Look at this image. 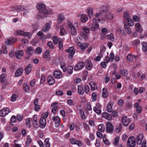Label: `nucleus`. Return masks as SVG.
<instances>
[{
	"instance_id": "1",
	"label": "nucleus",
	"mask_w": 147,
	"mask_h": 147,
	"mask_svg": "<svg viewBox=\"0 0 147 147\" xmlns=\"http://www.w3.org/2000/svg\"><path fill=\"white\" fill-rule=\"evenodd\" d=\"M37 9L38 10L37 18L40 19H42L46 17V16L50 14L53 12L51 9H47L45 4L42 3H38L37 5Z\"/></svg>"
},
{
	"instance_id": "2",
	"label": "nucleus",
	"mask_w": 147,
	"mask_h": 147,
	"mask_svg": "<svg viewBox=\"0 0 147 147\" xmlns=\"http://www.w3.org/2000/svg\"><path fill=\"white\" fill-rule=\"evenodd\" d=\"M99 22H101V23H103L105 21V19L102 18L100 20L99 18H94L92 19V23L90 26V29L93 32H94L97 30L99 28V24L97 22V21Z\"/></svg>"
},
{
	"instance_id": "3",
	"label": "nucleus",
	"mask_w": 147,
	"mask_h": 147,
	"mask_svg": "<svg viewBox=\"0 0 147 147\" xmlns=\"http://www.w3.org/2000/svg\"><path fill=\"white\" fill-rule=\"evenodd\" d=\"M15 34L17 36L20 35L27 37L29 39H31L32 36V34L31 33L27 32H24L23 30H17L15 32Z\"/></svg>"
},
{
	"instance_id": "4",
	"label": "nucleus",
	"mask_w": 147,
	"mask_h": 147,
	"mask_svg": "<svg viewBox=\"0 0 147 147\" xmlns=\"http://www.w3.org/2000/svg\"><path fill=\"white\" fill-rule=\"evenodd\" d=\"M136 145V139L134 137H131L128 139L127 142V147H134Z\"/></svg>"
},
{
	"instance_id": "5",
	"label": "nucleus",
	"mask_w": 147,
	"mask_h": 147,
	"mask_svg": "<svg viewBox=\"0 0 147 147\" xmlns=\"http://www.w3.org/2000/svg\"><path fill=\"white\" fill-rule=\"evenodd\" d=\"M27 9L26 7H24V6L19 5L18 6L12 7L11 8V10L13 11H26Z\"/></svg>"
},
{
	"instance_id": "6",
	"label": "nucleus",
	"mask_w": 147,
	"mask_h": 147,
	"mask_svg": "<svg viewBox=\"0 0 147 147\" xmlns=\"http://www.w3.org/2000/svg\"><path fill=\"white\" fill-rule=\"evenodd\" d=\"M106 131L108 133H111L113 130V125L110 122H107L106 124Z\"/></svg>"
},
{
	"instance_id": "7",
	"label": "nucleus",
	"mask_w": 147,
	"mask_h": 147,
	"mask_svg": "<svg viewBox=\"0 0 147 147\" xmlns=\"http://www.w3.org/2000/svg\"><path fill=\"white\" fill-rule=\"evenodd\" d=\"M84 62H80L75 66L74 70L75 71H80L84 68Z\"/></svg>"
},
{
	"instance_id": "8",
	"label": "nucleus",
	"mask_w": 147,
	"mask_h": 147,
	"mask_svg": "<svg viewBox=\"0 0 147 147\" xmlns=\"http://www.w3.org/2000/svg\"><path fill=\"white\" fill-rule=\"evenodd\" d=\"M8 108L6 107L1 109L0 110V116L4 117L10 112Z\"/></svg>"
},
{
	"instance_id": "9",
	"label": "nucleus",
	"mask_w": 147,
	"mask_h": 147,
	"mask_svg": "<svg viewBox=\"0 0 147 147\" xmlns=\"http://www.w3.org/2000/svg\"><path fill=\"white\" fill-rule=\"evenodd\" d=\"M52 120L53 122L55 123V126L56 127H58L59 126V124L60 122V119L58 116H57L53 117Z\"/></svg>"
},
{
	"instance_id": "10",
	"label": "nucleus",
	"mask_w": 147,
	"mask_h": 147,
	"mask_svg": "<svg viewBox=\"0 0 147 147\" xmlns=\"http://www.w3.org/2000/svg\"><path fill=\"white\" fill-rule=\"evenodd\" d=\"M130 122V119L126 116H123L122 118V122L123 125L125 126L128 125Z\"/></svg>"
},
{
	"instance_id": "11",
	"label": "nucleus",
	"mask_w": 147,
	"mask_h": 147,
	"mask_svg": "<svg viewBox=\"0 0 147 147\" xmlns=\"http://www.w3.org/2000/svg\"><path fill=\"white\" fill-rule=\"evenodd\" d=\"M100 105L97 103L96 106L93 108L94 111L98 115H100L101 113V110L100 109Z\"/></svg>"
},
{
	"instance_id": "12",
	"label": "nucleus",
	"mask_w": 147,
	"mask_h": 147,
	"mask_svg": "<svg viewBox=\"0 0 147 147\" xmlns=\"http://www.w3.org/2000/svg\"><path fill=\"white\" fill-rule=\"evenodd\" d=\"M69 141L72 144H77L79 146H81L82 145V144L81 141L74 138L70 139L69 140Z\"/></svg>"
},
{
	"instance_id": "13",
	"label": "nucleus",
	"mask_w": 147,
	"mask_h": 147,
	"mask_svg": "<svg viewBox=\"0 0 147 147\" xmlns=\"http://www.w3.org/2000/svg\"><path fill=\"white\" fill-rule=\"evenodd\" d=\"M16 40L15 38H10L7 39L5 41V43L7 45H13Z\"/></svg>"
},
{
	"instance_id": "14",
	"label": "nucleus",
	"mask_w": 147,
	"mask_h": 147,
	"mask_svg": "<svg viewBox=\"0 0 147 147\" xmlns=\"http://www.w3.org/2000/svg\"><path fill=\"white\" fill-rule=\"evenodd\" d=\"M78 16L80 17V19L82 22H86L88 19L87 16L86 15L80 14L78 15Z\"/></svg>"
},
{
	"instance_id": "15",
	"label": "nucleus",
	"mask_w": 147,
	"mask_h": 147,
	"mask_svg": "<svg viewBox=\"0 0 147 147\" xmlns=\"http://www.w3.org/2000/svg\"><path fill=\"white\" fill-rule=\"evenodd\" d=\"M143 138V135L142 134H140L137 136L136 137V139L137 144L138 145L141 144Z\"/></svg>"
},
{
	"instance_id": "16",
	"label": "nucleus",
	"mask_w": 147,
	"mask_h": 147,
	"mask_svg": "<svg viewBox=\"0 0 147 147\" xmlns=\"http://www.w3.org/2000/svg\"><path fill=\"white\" fill-rule=\"evenodd\" d=\"M66 52L67 53H69V56L72 57L75 53V51L73 47H70L68 49H66Z\"/></svg>"
},
{
	"instance_id": "17",
	"label": "nucleus",
	"mask_w": 147,
	"mask_h": 147,
	"mask_svg": "<svg viewBox=\"0 0 147 147\" xmlns=\"http://www.w3.org/2000/svg\"><path fill=\"white\" fill-rule=\"evenodd\" d=\"M54 76L57 78H61L62 76V73L59 71H56L53 73Z\"/></svg>"
},
{
	"instance_id": "18",
	"label": "nucleus",
	"mask_w": 147,
	"mask_h": 147,
	"mask_svg": "<svg viewBox=\"0 0 147 147\" xmlns=\"http://www.w3.org/2000/svg\"><path fill=\"white\" fill-rule=\"evenodd\" d=\"M102 117L109 121L112 120L111 115L107 112H104L102 114Z\"/></svg>"
},
{
	"instance_id": "19",
	"label": "nucleus",
	"mask_w": 147,
	"mask_h": 147,
	"mask_svg": "<svg viewBox=\"0 0 147 147\" xmlns=\"http://www.w3.org/2000/svg\"><path fill=\"white\" fill-rule=\"evenodd\" d=\"M40 127L41 128H43L46 125V120L43 118H41L39 121Z\"/></svg>"
},
{
	"instance_id": "20",
	"label": "nucleus",
	"mask_w": 147,
	"mask_h": 147,
	"mask_svg": "<svg viewBox=\"0 0 147 147\" xmlns=\"http://www.w3.org/2000/svg\"><path fill=\"white\" fill-rule=\"evenodd\" d=\"M135 26L136 32L140 33H141L143 31V29L140 26V24L139 23H137L135 24Z\"/></svg>"
},
{
	"instance_id": "21",
	"label": "nucleus",
	"mask_w": 147,
	"mask_h": 147,
	"mask_svg": "<svg viewBox=\"0 0 147 147\" xmlns=\"http://www.w3.org/2000/svg\"><path fill=\"white\" fill-rule=\"evenodd\" d=\"M65 20V18L64 15L62 14H60L58 16L57 22L60 24Z\"/></svg>"
},
{
	"instance_id": "22",
	"label": "nucleus",
	"mask_w": 147,
	"mask_h": 147,
	"mask_svg": "<svg viewBox=\"0 0 147 147\" xmlns=\"http://www.w3.org/2000/svg\"><path fill=\"white\" fill-rule=\"evenodd\" d=\"M23 55V52L21 50H18L15 52V55L16 57L18 59H20Z\"/></svg>"
},
{
	"instance_id": "23",
	"label": "nucleus",
	"mask_w": 147,
	"mask_h": 147,
	"mask_svg": "<svg viewBox=\"0 0 147 147\" xmlns=\"http://www.w3.org/2000/svg\"><path fill=\"white\" fill-rule=\"evenodd\" d=\"M113 105V102L111 101L109 102L107 105V111L108 112H111L113 111L112 106Z\"/></svg>"
},
{
	"instance_id": "24",
	"label": "nucleus",
	"mask_w": 147,
	"mask_h": 147,
	"mask_svg": "<svg viewBox=\"0 0 147 147\" xmlns=\"http://www.w3.org/2000/svg\"><path fill=\"white\" fill-rule=\"evenodd\" d=\"M78 93L80 95H82L84 93V88L82 86L78 85Z\"/></svg>"
},
{
	"instance_id": "25",
	"label": "nucleus",
	"mask_w": 147,
	"mask_h": 147,
	"mask_svg": "<svg viewBox=\"0 0 147 147\" xmlns=\"http://www.w3.org/2000/svg\"><path fill=\"white\" fill-rule=\"evenodd\" d=\"M47 80L48 83L49 85H52L55 83V81L53 78L51 76H49L47 78Z\"/></svg>"
},
{
	"instance_id": "26",
	"label": "nucleus",
	"mask_w": 147,
	"mask_h": 147,
	"mask_svg": "<svg viewBox=\"0 0 147 147\" xmlns=\"http://www.w3.org/2000/svg\"><path fill=\"white\" fill-rule=\"evenodd\" d=\"M137 57V56H134L132 54H129L127 57V59L129 61H132L136 59Z\"/></svg>"
},
{
	"instance_id": "27",
	"label": "nucleus",
	"mask_w": 147,
	"mask_h": 147,
	"mask_svg": "<svg viewBox=\"0 0 147 147\" xmlns=\"http://www.w3.org/2000/svg\"><path fill=\"white\" fill-rule=\"evenodd\" d=\"M23 69L22 68H20L18 69L15 73V76L16 77L20 76L22 74Z\"/></svg>"
},
{
	"instance_id": "28",
	"label": "nucleus",
	"mask_w": 147,
	"mask_h": 147,
	"mask_svg": "<svg viewBox=\"0 0 147 147\" xmlns=\"http://www.w3.org/2000/svg\"><path fill=\"white\" fill-rule=\"evenodd\" d=\"M38 36L42 40H44L46 39V35L42 32H39L37 34Z\"/></svg>"
},
{
	"instance_id": "29",
	"label": "nucleus",
	"mask_w": 147,
	"mask_h": 147,
	"mask_svg": "<svg viewBox=\"0 0 147 147\" xmlns=\"http://www.w3.org/2000/svg\"><path fill=\"white\" fill-rule=\"evenodd\" d=\"M87 12L89 18H92L93 16V10L92 9L88 7L87 9Z\"/></svg>"
},
{
	"instance_id": "30",
	"label": "nucleus",
	"mask_w": 147,
	"mask_h": 147,
	"mask_svg": "<svg viewBox=\"0 0 147 147\" xmlns=\"http://www.w3.org/2000/svg\"><path fill=\"white\" fill-rule=\"evenodd\" d=\"M89 84L91 86V89L92 90H94L97 89V85L94 82H91L89 83Z\"/></svg>"
},
{
	"instance_id": "31",
	"label": "nucleus",
	"mask_w": 147,
	"mask_h": 147,
	"mask_svg": "<svg viewBox=\"0 0 147 147\" xmlns=\"http://www.w3.org/2000/svg\"><path fill=\"white\" fill-rule=\"evenodd\" d=\"M34 52V49L31 47H29L27 48L26 51L28 55H32Z\"/></svg>"
},
{
	"instance_id": "32",
	"label": "nucleus",
	"mask_w": 147,
	"mask_h": 147,
	"mask_svg": "<svg viewBox=\"0 0 147 147\" xmlns=\"http://www.w3.org/2000/svg\"><path fill=\"white\" fill-rule=\"evenodd\" d=\"M32 68V65L30 64H29L26 66L25 69L26 72L27 73V74H29Z\"/></svg>"
},
{
	"instance_id": "33",
	"label": "nucleus",
	"mask_w": 147,
	"mask_h": 147,
	"mask_svg": "<svg viewBox=\"0 0 147 147\" xmlns=\"http://www.w3.org/2000/svg\"><path fill=\"white\" fill-rule=\"evenodd\" d=\"M102 96L104 98H106L108 95V92L107 90L105 88L102 89Z\"/></svg>"
},
{
	"instance_id": "34",
	"label": "nucleus",
	"mask_w": 147,
	"mask_h": 147,
	"mask_svg": "<svg viewBox=\"0 0 147 147\" xmlns=\"http://www.w3.org/2000/svg\"><path fill=\"white\" fill-rule=\"evenodd\" d=\"M142 50L145 52L147 51V43L146 42H143L142 43Z\"/></svg>"
},
{
	"instance_id": "35",
	"label": "nucleus",
	"mask_w": 147,
	"mask_h": 147,
	"mask_svg": "<svg viewBox=\"0 0 147 147\" xmlns=\"http://www.w3.org/2000/svg\"><path fill=\"white\" fill-rule=\"evenodd\" d=\"M122 125L121 124H119L116 126L115 130L117 133L120 132L122 130Z\"/></svg>"
},
{
	"instance_id": "36",
	"label": "nucleus",
	"mask_w": 147,
	"mask_h": 147,
	"mask_svg": "<svg viewBox=\"0 0 147 147\" xmlns=\"http://www.w3.org/2000/svg\"><path fill=\"white\" fill-rule=\"evenodd\" d=\"M60 33L62 36H64L66 34V31L62 26H60Z\"/></svg>"
},
{
	"instance_id": "37",
	"label": "nucleus",
	"mask_w": 147,
	"mask_h": 147,
	"mask_svg": "<svg viewBox=\"0 0 147 147\" xmlns=\"http://www.w3.org/2000/svg\"><path fill=\"white\" fill-rule=\"evenodd\" d=\"M32 141V140L31 138L30 135H28L27 138V140L26 142V145L27 146H29V144Z\"/></svg>"
},
{
	"instance_id": "38",
	"label": "nucleus",
	"mask_w": 147,
	"mask_h": 147,
	"mask_svg": "<svg viewBox=\"0 0 147 147\" xmlns=\"http://www.w3.org/2000/svg\"><path fill=\"white\" fill-rule=\"evenodd\" d=\"M86 61L87 62V68L88 70H90L92 67V62L91 61H88V60H87Z\"/></svg>"
},
{
	"instance_id": "39",
	"label": "nucleus",
	"mask_w": 147,
	"mask_h": 147,
	"mask_svg": "<svg viewBox=\"0 0 147 147\" xmlns=\"http://www.w3.org/2000/svg\"><path fill=\"white\" fill-rule=\"evenodd\" d=\"M50 27V24L49 23H47L43 28V30L45 31H47Z\"/></svg>"
},
{
	"instance_id": "40",
	"label": "nucleus",
	"mask_w": 147,
	"mask_h": 147,
	"mask_svg": "<svg viewBox=\"0 0 147 147\" xmlns=\"http://www.w3.org/2000/svg\"><path fill=\"white\" fill-rule=\"evenodd\" d=\"M60 67L61 68L63 69V71L65 72L66 71V67L65 63L62 62L60 63Z\"/></svg>"
},
{
	"instance_id": "41",
	"label": "nucleus",
	"mask_w": 147,
	"mask_h": 147,
	"mask_svg": "<svg viewBox=\"0 0 147 147\" xmlns=\"http://www.w3.org/2000/svg\"><path fill=\"white\" fill-rule=\"evenodd\" d=\"M98 129L100 131L103 132L105 130V126L102 124L99 125L98 126Z\"/></svg>"
},
{
	"instance_id": "42",
	"label": "nucleus",
	"mask_w": 147,
	"mask_h": 147,
	"mask_svg": "<svg viewBox=\"0 0 147 147\" xmlns=\"http://www.w3.org/2000/svg\"><path fill=\"white\" fill-rule=\"evenodd\" d=\"M49 138H47L45 140V147H50L51 144L49 142Z\"/></svg>"
},
{
	"instance_id": "43",
	"label": "nucleus",
	"mask_w": 147,
	"mask_h": 147,
	"mask_svg": "<svg viewBox=\"0 0 147 147\" xmlns=\"http://www.w3.org/2000/svg\"><path fill=\"white\" fill-rule=\"evenodd\" d=\"M59 42V49L60 50H62L63 49V42L61 38H60L58 39Z\"/></svg>"
},
{
	"instance_id": "44",
	"label": "nucleus",
	"mask_w": 147,
	"mask_h": 147,
	"mask_svg": "<svg viewBox=\"0 0 147 147\" xmlns=\"http://www.w3.org/2000/svg\"><path fill=\"white\" fill-rule=\"evenodd\" d=\"M79 114L81 117L82 119H84L85 118L84 112L82 110L80 109V110Z\"/></svg>"
},
{
	"instance_id": "45",
	"label": "nucleus",
	"mask_w": 147,
	"mask_h": 147,
	"mask_svg": "<svg viewBox=\"0 0 147 147\" xmlns=\"http://www.w3.org/2000/svg\"><path fill=\"white\" fill-rule=\"evenodd\" d=\"M124 25L125 31L128 34H129L131 33V32L130 29H129L126 26L125 23H124Z\"/></svg>"
},
{
	"instance_id": "46",
	"label": "nucleus",
	"mask_w": 147,
	"mask_h": 147,
	"mask_svg": "<svg viewBox=\"0 0 147 147\" xmlns=\"http://www.w3.org/2000/svg\"><path fill=\"white\" fill-rule=\"evenodd\" d=\"M119 138L118 137H116L114 140L113 142V144L115 146H117L119 143Z\"/></svg>"
},
{
	"instance_id": "47",
	"label": "nucleus",
	"mask_w": 147,
	"mask_h": 147,
	"mask_svg": "<svg viewBox=\"0 0 147 147\" xmlns=\"http://www.w3.org/2000/svg\"><path fill=\"white\" fill-rule=\"evenodd\" d=\"M67 71L68 74H71L73 72V67L71 66H69L67 67Z\"/></svg>"
},
{
	"instance_id": "48",
	"label": "nucleus",
	"mask_w": 147,
	"mask_h": 147,
	"mask_svg": "<svg viewBox=\"0 0 147 147\" xmlns=\"http://www.w3.org/2000/svg\"><path fill=\"white\" fill-rule=\"evenodd\" d=\"M120 73L121 75L124 76H126L127 75V71L126 69H122L121 70Z\"/></svg>"
},
{
	"instance_id": "49",
	"label": "nucleus",
	"mask_w": 147,
	"mask_h": 147,
	"mask_svg": "<svg viewBox=\"0 0 147 147\" xmlns=\"http://www.w3.org/2000/svg\"><path fill=\"white\" fill-rule=\"evenodd\" d=\"M6 76L4 74H2L0 76V81L1 82H4Z\"/></svg>"
},
{
	"instance_id": "50",
	"label": "nucleus",
	"mask_w": 147,
	"mask_h": 147,
	"mask_svg": "<svg viewBox=\"0 0 147 147\" xmlns=\"http://www.w3.org/2000/svg\"><path fill=\"white\" fill-rule=\"evenodd\" d=\"M107 38L109 40L111 41H113L114 40V37L113 35L112 34H110L108 35L107 36Z\"/></svg>"
},
{
	"instance_id": "51",
	"label": "nucleus",
	"mask_w": 147,
	"mask_h": 147,
	"mask_svg": "<svg viewBox=\"0 0 147 147\" xmlns=\"http://www.w3.org/2000/svg\"><path fill=\"white\" fill-rule=\"evenodd\" d=\"M26 125L27 127H31V122L30 118H28L26 119Z\"/></svg>"
},
{
	"instance_id": "52",
	"label": "nucleus",
	"mask_w": 147,
	"mask_h": 147,
	"mask_svg": "<svg viewBox=\"0 0 147 147\" xmlns=\"http://www.w3.org/2000/svg\"><path fill=\"white\" fill-rule=\"evenodd\" d=\"M67 23L69 29H71L74 28V25L73 23L69 20L67 21Z\"/></svg>"
},
{
	"instance_id": "53",
	"label": "nucleus",
	"mask_w": 147,
	"mask_h": 147,
	"mask_svg": "<svg viewBox=\"0 0 147 147\" xmlns=\"http://www.w3.org/2000/svg\"><path fill=\"white\" fill-rule=\"evenodd\" d=\"M87 44L86 43H83L82 46H81L80 47L81 49V50L83 51L86 49V48L87 47Z\"/></svg>"
},
{
	"instance_id": "54",
	"label": "nucleus",
	"mask_w": 147,
	"mask_h": 147,
	"mask_svg": "<svg viewBox=\"0 0 147 147\" xmlns=\"http://www.w3.org/2000/svg\"><path fill=\"white\" fill-rule=\"evenodd\" d=\"M42 52V49L40 47H37L35 50V53L37 54H40Z\"/></svg>"
},
{
	"instance_id": "55",
	"label": "nucleus",
	"mask_w": 147,
	"mask_h": 147,
	"mask_svg": "<svg viewBox=\"0 0 147 147\" xmlns=\"http://www.w3.org/2000/svg\"><path fill=\"white\" fill-rule=\"evenodd\" d=\"M50 51L49 50H47L45 53L44 55V57L45 59L47 58L49 56Z\"/></svg>"
},
{
	"instance_id": "56",
	"label": "nucleus",
	"mask_w": 147,
	"mask_h": 147,
	"mask_svg": "<svg viewBox=\"0 0 147 147\" xmlns=\"http://www.w3.org/2000/svg\"><path fill=\"white\" fill-rule=\"evenodd\" d=\"M70 29L71 34L73 36L76 35L77 34V32L76 28H74Z\"/></svg>"
},
{
	"instance_id": "57",
	"label": "nucleus",
	"mask_w": 147,
	"mask_h": 147,
	"mask_svg": "<svg viewBox=\"0 0 147 147\" xmlns=\"http://www.w3.org/2000/svg\"><path fill=\"white\" fill-rule=\"evenodd\" d=\"M103 140L105 144L107 145H109V142L108 140L106 139V136L105 135L103 136Z\"/></svg>"
},
{
	"instance_id": "58",
	"label": "nucleus",
	"mask_w": 147,
	"mask_h": 147,
	"mask_svg": "<svg viewBox=\"0 0 147 147\" xmlns=\"http://www.w3.org/2000/svg\"><path fill=\"white\" fill-rule=\"evenodd\" d=\"M23 89L26 92H27L29 90V88L27 84H24Z\"/></svg>"
},
{
	"instance_id": "59",
	"label": "nucleus",
	"mask_w": 147,
	"mask_h": 147,
	"mask_svg": "<svg viewBox=\"0 0 147 147\" xmlns=\"http://www.w3.org/2000/svg\"><path fill=\"white\" fill-rule=\"evenodd\" d=\"M82 30L86 33H88L90 32L89 28L87 27H84L82 28Z\"/></svg>"
},
{
	"instance_id": "60",
	"label": "nucleus",
	"mask_w": 147,
	"mask_h": 147,
	"mask_svg": "<svg viewBox=\"0 0 147 147\" xmlns=\"http://www.w3.org/2000/svg\"><path fill=\"white\" fill-rule=\"evenodd\" d=\"M126 21H127L128 24L130 26H132L134 25V22L130 18H129Z\"/></svg>"
},
{
	"instance_id": "61",
	"label": "nucleus",
	"mask_w": 147,
	"mask_h": 147,
	"mask_svg": "<svg viewBox=\"0 0 147 147\" xmlns=\"http://www.w3.org/2000/svg\"><path fill=\"white\" fill-rule=\"evenodd\" d=\"M17 98V96L16 94H13L11 96V100L12 102L15 101Z\"/></svg>"
},
{
	"instance_id": "62",
	"label": "nucleus",
	"mask_w": 147,
	"mask_h": 147,
	"mask_svg": "<svg viewBox=\"0 0 147 147\" xmlns=\"http://www.w3.org/2000/svg\"><path fill=\"white\" fill-rule=\"evenodd\" d=\"M123 17L124 19L126 20L129 18L128 13L127 12H125L124 13Z\"/></svg>"
},
{
	"instance_id": "63",
	"label": "nucleus",
	"mask_w": 147,
	"mask_h": 147,
	"mask_svg": "<svg viewBox=\"0 0 147 147\" xmlns=\"http://www.w3.org/2000/svg\"><path fill=\"white\" fill-rule=\"evenodd\" d=\"M114 54L113 53H111L109 55V59L110 61L112 62L114 58Z\"/></svg>"
},
{
	"instance_id": "64",
	"label": "nucleus",
	"mask_w": 147,
	"mask_h": 147,
	"mask_svg": "<svg viewBox=\"0 0 147 147\" xmlns=\"http://www.w3.org/2000/svg\"><path fill=\"white\" fill-rule=\"evenodd\" d=\"M96 94L94 92H93L92 95V100L93 101H95L96 100Z\"/></svg>"
}]
</instances>
